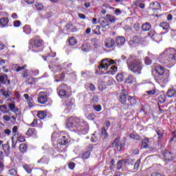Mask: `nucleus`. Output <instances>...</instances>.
I'll return each mask as SVG.
<instances>
[{
    "label": "nucleus",
    "instance_id": "f257e3e1",
    "mask_svg": "<svg viewBox=\"0 0 176 176\" xmlns=\"http://www.w3.org/2000/svg\"><path fill=\"white\" fill-rule=\"evenodd\" d=\"M67 127L71 131H74L79 135L87 134V131H89V127L86 126L85 121L78 117H71L69 118L67 122Z\"/></svg>",
    "mask_w": 176,
    "mask_h": 176
},
{
    "label": "nucleus",
    "instance_id": "f03ea898",
    "mask_svg": "<svg viewBox=\"0 0 176 176\" xmlns=\"http://www.w3.org/2000/svg\"><path fill=\"white\" fill-rule=\"evenodd\" d=\"M158 61L162 65L171 68L176 63V52L173 48L166 50L158 57Z\"/></svg>",
    "mask_w": 176,
    "mask_h": 176
},
{
    "label": "nucleus",
    "instance_id": "7ed1b4c3",
    "mask_svg": "<svg viewBox=\"0 0 176 176\" xmlns=\"http://www.w3.org/2000/svg\"><path fill=\"white\" fill-rule=\"evenodd\" d=\"M129 69L135 74V75H140L141 71H142V61L140 59L130 55L126 60Z\"/></svg>",
    "mask_w": 176,
    "mask_h": 176
},
{
    "label": "nucleus",
    "instance_id": "20e7f679",
    "mask_svg": "<svg viewBox=\"0 0 176 176\" xmlns=\"http://www.w3.org/2000/svg\"><path fill=\"white\" fill-rule=\"evenodd\" d=\"M154 78L157 83H167L170 76L167 73H164V67L160 65H157L153 71Z\"/></svg>",
    "mask_w": 176,
    "mask_h": 176
},
{
    "label": "nucleus",
    "instance_id": "39448f33",
    "mask_svg": "<svg viewBox=\"0 0 176 176\" xmlns=\"http://www.w3.org/2000/svg\"><path fill=\"white\" fill-rule=\"evenodd\" d=\"M29 48L34 53H39L43 50V40L39 37H34L29 41Z\"/></svg>",
    "mask_w": 176,
    "mask_h": 176
},
{
    "label": "nucleus",
    "instance_id": "423d86ee",
    "mask_svg": "<svg viewBox=\"0 0 176 176\" xmlns=\"http://www.w3.org/2000/svg\"><path fill=\"white\" fill-rule=\"evenodd\" d=\"M112 64H115V60L109 59H103L101 60L98 66V68L100 71H108L109 67H111Z\"/></svg>",
    "mask_w": 176,
    "mask_h": 176
},
{
    "label": "nucleus",
    "instance_id": "0eeeda50",
    "mask_svg": "<svg viewBox=\"0 0 176 176\" xmlns=\"http://www.w3.org/2000/svg\"><path fill=\"white\" fill-rule=\"evenodd\" d=\"M67 90H68V85L66 84H62L57 88V91L60 97H65L66 98H68V97H69V93H68Z\"/></svg>",
    "mask_w": 176,
    "mask_h": 176
},
{
    "label": "nucleus",
    "instance_id": "6e6552de",
    "mask_svg": "<svg viewBox=\"0 0 176 176\" xmlns=\"http://www.w3.org/2000/svg\"><path fill=\"white\" fill-rule=\"evenodd\" d=\"M142 149H146V148L151 151H153V143L150 139L145 138L142 140Z\"/></svg>",
    "mask_w": 176,
    "mask_h": 176
},
{
    "label": "nucleus",
    "instance_id": "1a4fd4ad",
    "mask_svg": "<svg viewBox=\"0 0 176 176\" xmlns=\"http://www.w3.org/2000/svg\"><path fill=\"white\" fill-rule=\"evenodd\" d=\"M129 94L125 89H122V92L120 95V101L124 105L127 104V99L129 100Z\"/></svg>",
    "mask_w": 176,
    "mask_h": 176
},
{
    "label": "nucleus",
    "instance_id": "9d476101",
    "mask_svg": "<svg viewBox=\"0 0 176 176\" xmlns=\"http://www.w3.org/2000/svg\"><path fill=\"white\" fill-rule=\"evenodd\" d=\"M38 102L39 104H46L47 102V94L46 92H39L38 97Z\"/></svg>",
    "mask_w": 176,
    "mask_h": 176
},
{
    "label": "nucleus",
    "instance_id": "9b49d317",
    "mask_svg": "<svg viewBox=\"0 0 176 176\" xmlns=\"http://www.w3.org/2000/svg\"><path fill=\"white\" fill-rule=\"evenodd\" d=\"M54 148L55 151H57V152H64V145L61 144V141L59 142H54L53 143Z\"/></svg>",
    "mask_w": 176,
    "mask_h": 176
},
{
    "label": "nucleus",
    "instance_id": "f8f14e48",
    "mask_svg": "<svg viewBox=\"0 0 176 176\" xmlns=\"http://www.w3.org/2000/svg\"><path fill=\"white\" fill-rule=\"evenodd\" d=\"M104 46L107 49H111L115 46V40L112 38H107L104 40Z\"/></svg>",
    "mask_w": 176,
    "mask_h": 176
},
{
    "label": "nucleus",
    "instance_id": "ddd939ff",
    "mask_svg": "<svg viewBox=\"0 0 176 176\" xmlns=\"http://www.w3.org/2000/svg\"><path fill=\"white\" fill-rule=\"evenodd\" d=\"M126 42V38L123 36H118L116 38V43L118 47H122L124 43Z\"/></svg>",
    "mask_w": 176,
    "mask_h": 176
},
{
    "label": "nucleus",
    "instance_id": "4468645a",
    "mask_svg": "<svg viewBox=\"0 0 176 176\" xmlns=\"http://www.w3.org/2000/svg\"><path fill=\"white\" fill-rule=\"evenodd\" d=\"M6 82L8 86H9L10 85V80H9L8 76L6 74L0 75V82L1 85H6Z\"/></svg>",
    "mask_w": 176,
    "mask_h": 176
},
{
    "label": "nucleus",
    "instance_id": "2eb2a0df",
    "mask_svg": "<svg viewBox=\"0 0 176 176\" xmlns=\"http://www.w3.org/2000/svg\"><path fill=\"white\" fill-rule=\"evenodd\" d=\"M164 157L165 160H168V162L174 160V156L173 155V153H171L168 150H166L164 152Z\"/></svg>",
    "mask_w": 176,
    "mask_h": 176
},
{
    "label": "nucleus",
    "instance_id": "dca6fc26",
    "mask_svg": "<svg viewBox=\"0 0 176 176\" xmlns=\"http://www.w3.org/2000/svg\"><path fill=\"white\" fill-rule=\"evenodd\" d=\"M150 8L154 12H155V10H160V9H162L160 3H159V2H157V1L151 2L150 4Z\"/></svg>",
    "mask_w": 176,
    "mask_h": 176
},
{
    "label": "nucleus",
    "instance_id": "f3484780",
    "mask_svg": "<svg viewBox=\"0 0 176 176\" xmlns=\"http://www.w3.org/2000/svg\"><path fill=\"white\" fill-rule=\"evenodd\" d=\"M140 41H141V37L140 36H134L132 40L129 41V45H130V46H134L135 45L140 43Z\"/></svg>",
    "mask_w": 176,
    "mask_h": 176
},
{
    "label": "nucleus",
    "instance_id": "a211bd4d",
    "mask_svg": "<svg viewBox=\"0 0 176 176\" xmlns=\"http://www.w3.org/2000/svg\"><path fill=\"white\" fill-rule=\"evenodd\" d=\"M100 25H101L102 28H105V27H108L109 25V22H108V20L107 18L102 17L99 19Z\"/></svg>",
    "mask_w": 176,
    "mask_h": 176
},
{
    "label": "nucleus",
    "instance_id": "6ab92c4d",
    "mask_svg": "<svg viewBox=\"0 0 176 176\" xmlns=\"http://www.w3.org/2000/svg\"><path fill=\"white\" fill-rule=\"evenodd\" d=\"M61 138V134L57 133V132H54L52 135V142H57L58 140Z\"/></svg>",
    "mask_w": 176,
    "mask_h": 176
},
{
    "label": "nucleus",
    "instance_id": "aec40b11",
    "mask_svg": "<svg viewBox=\"0 0 176 176\" xmlns=\"http://www.w3.org/2000/svg\"><path fill=\"white\" fill-rule=\"evenodd\" d=\"M46 116H47L46 111H38L37 112V118H38V119H45Z\"/></svg>",
    "mask_w": 176,
    "mask_h": 176
},
{
    "label": "nucleus",
    "instance_id": "412c9836",
    "mask_svg": "<svg viewBox=\"0 0 176 176\" xmlns=\"http://www.w3.org/2000/svg\"><path fill=\"white\" fill-rule=\"evenodd\" d=\"M9 23V19L7 17H3L0 19V25H1L2 28L6 27Z\"/></svg>",
    "mask_w": 176,
    "mask_h": 176
},
{
    "label": "nucleus",
    "instance_id": "4be33fe9",
    "mask_svg": "<svg viewBox=\"0 0 176 176\" xmlns=\"http://www.w3.org/2000/svg\"><path fill=\"white\" fill-rule=\"evenodd\" d=\"M152 28V25L149 22H146L145 23H143L142 25V31H149Z\"/></svg>",
    "mask_w": 176,
    "mask_h": 176
},
{
    "label": "nucleus",
    "instance_id": "5701e85b",
    "mask_svg": "<svg viewBox=\"0 0 176 176\" xmlns=\"http://www.w3.org/2000/svg\"><path fill=\"white\" fill-rule=\"evenodd\" d=\"M59 141L61 142L60 144L64 146L68 144V138H67L66 136L61 135L60 138L58 140V142H59Z\"/></svg>",
    "mask_w": 176,
    "mask_h": 176
},
{
    "label": "nucleus",
    "instance_id": "b1692460",
    "mask_svg": "<svg viewBox=\"0 0 176 176\" xmlns=\"http://www.w3.org/2000/svg\"><path fill=\"white\" fill-rule=\"evenodd\" d=\"M2 92V95L5 96L6 98H9V97H12L13 94L10 91H6L4 89H1Z\"/></svg>",
    "mask_w": 176,
    "mask_h": 176
},
{
    "label": "nucleus",
    "instance_id": "393cba45",
    "mask_svg": "<svg viewBox=\"0 0 176 176\" xmlns=\"http://www.w3.org/2000/svg\"><path fill=\"white\" fill-rule=\"evenodd\" d=\"M116 71H118V67L115 66H111L109 70L106 72V74H108L109 75H115Z\"/></svg>",
    "mask_w": 176,
    "mask_h": 176
},
{
    "label": "nucleus",
    "instance_id": "a878e982",
    "mask_svg": "<svg viewBox=\"0 0 176 176\" xmlns=\"http://www.w3.org/2000/svg\"><path fill=\"white\" fill-rule=\"evenodd\" d=\"M160 27H161L163 30L166 31V32L170 30V25L167 22H162L160 24Z\"/></svg>",
    "mask_w": 176,
    "mask_h": 176
},
{
    "label": "nucleus",
    "instance_id": "bb28decb",
    "mask_svg": "<svg viewBox=\"0 0 176 176\" xmlns=\"http://www.w3.org/2000/svg\"><path fill=\"white\" fill-rule=\"evenodd\" d=\"M91 153L90 151H86L79 155V157H81L83 160L89 159L90 157Z\"/></svg>",
    "mask_w": 176,
    "mask_h": 176
},
{
    "label": "nucleus",
    "instance_id": "cd10ccee",
    "mask_svg": "<svg viewBox=\"0 0 176 176\" xmlns=\"http://www.w3.org/2000/svg\"><path fill=\"white\" fill-rule=\"evenodd\" d=\"M0 111L3 112V113H9L10 110L8 109V106L6 104L0 105Z\"/></svg>",
    "mask_w": 176,
    "mask_h": 176
},
{
    "label": "nucleus",
    "instance_id": "c85d7f7f",
    "mask_svg": "<svg viewBox=\"0 0 176 176\" xmlns=\"http://www.w3.org/2000/svg\"><path fill=\"white\" fill-rule=\"evenodd\" d=\"M166 95H167L169 98L175 97V96H176V90L174 89H168V91H167V93H166Z\"/></svg>",
    "mask_w": 176,
    "mask_h": 176
},
{
    "label": "nucleus",
    "instance_id": "c756f323",
    "mask_svg": "<svg viewBox=\"0 0 176 176\" xmlns=\"http://www.w3.org/2000/svg\"><path fill=\"white\" fill-rule=\"evenodd\" d=\"M8 108H10V111H11V112H14V113L19 112V109L16 108V105H14V103L9 104Z\"/></svg>",
    "mask_w": 176,
    "mask_h": 176
},
{
    "label": "nucleus",
    "instance_id": "7c9ffc66",
    "mask_svg": "<svg viewBox=\"0 0 176 176\" xmlns=\"http://www.w3.org/2000/svg\"><path fill=\"white\" fill-rule=\"evenodd\" d=\"M28 148L27 147V144L22 143L19 145V151L22 153H25Z\"/></svg>",
    "mask_w": 176,
    "mask_h": 176
},
{
    "label": "nucleus",
    "instance_id": "2f4dec72",
    "mask_svg": "<svg viewBox=\"0 0 176 176\" xmlns=\"http://www.w3.org/2000/svg\"><path fill=\"white\" fill-rule=\"evenodd\" d=\"M106 19L110 23H115L116 21V18L113 15L107 14Z\"/></svg>",
    "mask_w": 176,
    "mask_h": 176
},
{
    "label": "nucleus",
    "instance_id": "473e14b6",
    "mask_svg": "<svg viewBox=\"0 0 176 176\" xmlns=\"http://www.w3.org/2000/svg\"><path fill=\"white\" fill-rule=\"evenodd\" d=\"M74 104H75L74 99L67 100L65 102V105L68 108H71Z\"/></svg>",
    "mask_w": 176,
    "mask_h": 176
},
{
    "label": "nucleus",
    "instance_id": "72a5a7b5",
    "mask_svg": "<svg viewBox=\"0 0 176 176\" xmlns=\"http://www.w3.org/2000/svg\"><path fill=\"white\" fill-rule=\"evenodd\" d=\"M124 145H126V143L124 142V141H120L119 142V144L116 146L117 148V151H122V149H123V148H124Z\"/></svg>",
    "mask_w": 176,
    "mask_h": 176
},
{
    "label": "nucleus",
    "instance_id": "f704fd0d",
    "mask_svg": "<svg viewBox=\"0 0 176 176\" xmlns=\"http://www.w3.org/2000/svg\"><path fill=\"white\" fill-rule=\"evenodd\" d=\"M120 142V137H117L111 143L112 148H116V146Z\"/></svg>",
    "mask_w": 176,
    "mask_h": 176
},
{
    "label": "nucleus",
    "instance_id": "c9c22d12",
    "mask_svg": "<svg viewBox=\"0 0 176 176\" xmlns=\"http://www.w3.org/2000/svg\"><path fill=\"white\" fill-rule=\"evenodd\" d=\"M130 138H132V140H136L138 141H140V140H142V137H141L140 135L131 133Z\"/></svg>",
    "mask_w": 176,
    "mask_h": 176
},
{
    "label": "nucleus",
    "instance_id": "e433bc0d",
    "mask_svg": "<svg viewBox=\"0 0 176 176\" xmlns=\"http://www.w3.org/2000/svg\"><path fill=\"white\" fill-rule=\"evenodd\" d=\"M78 43V41H76V38L75 37H72L69 39V44L70 46H75Z\"/></svg>",
    "mask_w": 176,
    "mask_h": 176
},
{
    "label": "nucleus",
    "instance_id": "4c0bfd02",
    "mask_svg": "<svg viewBox=\"0 0 176 176\" xmlns=\"http://www.w3.org/2000/svg\"><path fill=\"white\" fill-rule=\"evenodd\" d=\"M64 78H65V75L63 73H62L56 77V78L55 79V81L63 82V80H64Z\"/></svg>",
    "mask_w": 176,
    "mask_h": 176
},
{
    "label": "nucleus",
    "instance_id": "58836bf2",
    "mask_svg": "<svg viewBox=\"0 0 176 176\" xmlns=\"http://www.w3.org/2000/svg\"><path fill=\"white\" fill-rule=\"evenodd\" d=\"M38 163H43L44 164H49V157L44 156L39 161Z\"/></svg>",
    "mask_w": 176,
    "mask_h": 176
},
{
    "label": "nucleus",
    "instance_id": "ea45409f",
    "mask_svg": "<svg viewBox=\"0 0 176 176\" xmlns=\"http://www.w3.org/2000/svg\"><path fill=\"white\" fill-rule=\"evenodd\" d=\"M23 32H25V34H27L28 35L31 34V27H30V25H25L23 28Z\"/></svg>",
    "mask_w": 176,
    "mask_h": 176
},
{
    "label": "nucleus",
    "instance_id": "a19ab883",
    "mask_svg": "<svg viewBox=\"0 0 176 176\" xmlns=\"http://www.w3.org/2000/svg\"><path fill=\"white\" fill-rule=\"evenodd\" d=\"M36 10H43V4L42 3H36L34 5Z\"/></svg>",
    "mask_w": 176,
    "mask_h": 176
},
{
    "label": "nucleus",
    "instance_id": "79ce46f5",
    "mask_svg": "<svg viewBox=\"0 0 176 176\" xmlns=\"http://www.w3.org/2000/svg\"><path fill=\"white\" fill-rule=\"evenodd\" d=\"M35 131H36L35 129L30 128L26 132V135H29V136L34 135H35Z\"/></svg>",
    "mask_w": 176,
    "mask_h": 176
},
{
    "label": "nucleus",
    "instance_id": "37998d69",
    "mask_svg": "<svg viewBox=\"0 0 176 176\" xmlns=\"http://www.w3.org/2000/svg\"><path fill=\"white\" fill-rule=\"evenodd\" d=\"M128 101L130 102V105H135L137 104V100L133 97H129Z\"/></svg>",
    "mask_w": 176,
    "mask_h": 176
},
{
    "label": "nucleus",
    "instance_id": "c03bdc74",
    "mask_svg": "<svg viewBox=\"0 0 176 176\" xmlns=\"http://www.w3.org/2000/svg\"><path fill=\"white\" fill-rule=\"evenodd\" d=\"M123 163H124V160H120L117 162V170H120L122 168Z\"/></svg>",
    "mask_w": 176,
    "mask_h": 176
},
{
    "label": "nucleus",
    "instance_id": "a18cd8bd",
    "mask_svg": "<svg viewBox=\"0 0 176 176\" xmlns=\"http://www.w3.org/2000/svg\"><path fill=\"white\" fill-rule=\"evenodd\" d=\"M12 133H14V135H12V137H17V135H19V127H17V126H14L12 128Z\"/></svg>",
    "mask_w": 176,
    "mask_h": 176
},
{
    "label": "nucleus",
    "instance_id": "49530a36",
    "mask_svg": "<svg viewBox=\"0 0 176 176\" xmlns=\"http://www.w3.org/2000/svg\"><path fill=\"white\" fill-rule=\"evenodd\" d=\"M8 174L9 175H11V176H16L17 175V170L14 168L10 169L8 170Z\"/></svg>",
    "mask_w": 176,
    "mask_h": 176
},
{
    "label": "nucleus",
    "instance_id": "de8ad7c7",
    "mask_svg": "<svg viewBox=\"0 0 176 176\" xmlns=\"http://www.w3.org/2000/svg\"><path fill=\"white\" fill-rule=\"evenodd\" d=\"M133 163L134 161L132 159L124 160V164L126 166H133Z\"/></svg>",
    "mask_w": 176,
    "mask_h": 176
},
{
    "label": "nucleus",
    "instance_id": "09e8293b",
    "mask_svg": "<svg viewBox=\"0 0 176 176\" xmlns=\"http://www.w3.org/2000/svg\"><path fill=\"white\" fill-rule=\"evenodd\" d=\"M94 109H95V111H96V112H100L101 111V109H102V107H101L100 104H94L93 106Z\"/></svg>",
    "mask_w": 176,
    "mask_h": 176
},
{
    "label": "nucleus",
    "instance_id": "8fccbe9b",
    "mask_svg": "<svg viewBox=\"0 0 176 176\" xmlns=\"http://www.w3.org/2000/svg\"><path fill=\"white\" fill-rule=\"evenodd\" d=\"M141 164V160L138 159L134 164V170H138L140 168V164Z\"/></svg>",
    "mask_w": 176,
    "mask_h": 176
},
{
    "label": "nucleus",
    "instance_id": "3c124183",
    "mask_svg": "<svg viewBox=\"0 0 176 176\" xmlns=\"http://www.w3.org/2000/svg\"><path fill=\"white\" fill-rule=\"evenodd\" d=\"M23 168H24V170H25V171L27 172L28 174H31L32 170H31V167H30V166H28V164H25L23 166Z\"/></svg>",
    "mask_w": 176,
    "mask_h": 176
},
{
    "label": "nucleus",
    "instance_id": "603ef678",
    "mask_svg": "<svg viewBox=\"0 0 176 176\" xmlns=\"http://www.w3.org/2000/svg\"><path fill=\"white\" fill-rule=\"evenodd\" d=\"M11 140H12V149H14V148H16V145H17V140H14V136H12L11 138Z\"/></svg>",
    "mask_w": 176,
    "mask_h": 176
},
{
    "label": "nucleus",
    "instance_id": "864d4df0",
    "mask_svg": "<svg viewBox=\"0 0 176 176\" xmlns=\"http://www.w3.org/2000/svg\"><path fill=\"white\" fill-rule=\"evenodd\" d=\"M17 137V140L19 141V142H24L25 141V137L20 135H16Z\"/></svg>",
    "mask_w": 176,
    "mask_h": 176
},
{
    "label": "nucleus",
    "instance_id": "5fc2aeb1",
    "mask_svg": "<svg viewBox=\"0 0 176 176\" xmlns=\"http://www.w3.org/2000/svg\"><path fill=\"white\" fill-rule=\"evenodd\" d=\"M144 63L146 64V65H151L152 64V60H151V58H149L148 57H146L144 58Z\"/></svg>",
    "mask_w": 176,
    "mask_h": 176
},
{
    "label": "nucleus",
    "instance_id": "6e6d98bb",
    "mask_svg": "<svg viewBox=\"0 0 176 176\" xmlns=\"http://www.w3.org/2000/svg\"><path fill=\"white\" fill-rule=\"evenodd\" d=\"M25 68H27V65H23V66H22V67L18 66V67L16 68L15 71H16V72H20V71H23V69H25Z\"/></svg>",
    "mask_w": 176,
    "mask_h": 176
},
{
    "label": "nucleus",
    "instance_id": "4d7b16f0",
    "mask_svg": "<svg viewBox=\"0 0 176 176\" xmlns=\"http://www.w3.org/2000/svg\"><path fill=\"white\" fill-rule=\"evenodd\" d=\"M126 82H127V83H133V76L129 75L127 76L126 78Z\"/></svg>",
    "mask_w": 176,
    "mask_h": 176
},
{
    "label": "nucleus",
    "instance_id": "13d9d810",
    "mask_svg": "<svg viewBox=\"0 0 176 176\" xmlns=\"http://www.w3.org/2000/svg\"><path fill=\"white\" fill-rule=\"evenodd\" d=\"M116 79L118 80V82H123V75L122 74H118L116 76Z\"/></svg>",
    "mask_w": 176,
    "mask_h": 176
},
{
    "label": "nucleus",
    "instance_id": "bf43d9fd",
    "mask_svg": "<svg viewBox=\"0 0 176 176\" xmlns=\"http://www.w3.org/2000/svg\"><path fill=\"white\" fill-rule=\"evenodd\" d=\"M159 101L161 104H164V101H166V96H160L159 97Z\"/></svg>",
    "mask_w": 176,
    "mask_h": 176
},
{
    "label": "nucleus",
    "instance_id": "052dcab7",
    "mask_svg": "<svg viewBox=\"0 0 176 176\" xmlns=\"http://www.w3.org/2000/svg\"><path fill=\"white\" fill-rule=\"evenodd\" d=\"M157 134L158 135V138H162V137H163V134H164V133L163 132V130H158L157 131Z\"/></svg>",
    "mask_w": 176,
    "mask_h": 176
},
{
    "label": "nucleus",
    "instance_id": "680f3d73",
    "mask_svg": "<svg viewBox=\"0 0 176 176\" xmlns=\"http://www.w3.org/2000/svg\"><path fill=\"white\" fill-rule=\"evenodd\" d=\"M23 78H27L30 76V72L28 69L25 70L23 73Z\"/></svg>",
    "mask_w": 176,
    "mask_h": 176
},
{
    "label": "nucleus",
    "instance_id": "e2e57ef3",
    "mask_svg": "<svg viewBox=\"0 0 176 176\" xmlns=\"http://www.w3.org/2000/svg\"><path fill=\"white\" fill-rule=\"evenodd\" d=\"M36 124H38V120L34 119L32 122L30 124V126L31 127H35V126H36Z\"/></svg>",
    "mask_w": 176,
    "mask_h": 176
},
{
    "label": "nucleus",
    "instance_id": "0e129e2a",
    "mask_svg": "<svg viewBox=\"0 0 176 176\" xmlns=\"http://www.w3.org/2000/svg\"><path fill=\"white\" fill-rule=\"evenodd\" d=\"M68 166H69V168H70V170H74V168H75V163H74V162L69 163Z\"/></svg>",
    "mask_w": 176,
    "mask_h": 176
},
{
    "label": "nucleus",
    "instance_id": "69168bd1",
    "mask_svg": "<svg viewBox=\"0 0 176 176\" xmlns=\"http://www.w3.org/2000/svg\"><path fill=\"white\" fill-rule=\"evenodd\" d=\"M21 25V22H20V21H14V27H20Z\"/></svg>",
    "mask_w": 176,
    "mask_h": 176
},
{
    "label": "nucleus",
    "instance_id": "338daca9",
    "mask_svg": "<svg viewBox=\"0 0 176 176\" xmlns=\"http://www.w3.org/2000/svg\"><path fill=\"white\" fill-rule=\"evenodd\" d=\"M72 28V23H67L65 25L66 30H71Z\"/></svg>",
    "mask_w": 176,
    "mask_h": 176
},
{
    "label": "nucleus",
    "instance_id": "774afa93",
    "mask_svg": "<svg viewBox=\"0 0 176 176\" xmlns=\"http://www.w3.org/2000/svg\"><path fill=\"white\" fill-rule=\"evenodd\" d=\"M151 175V176H166V175H162V174H160V173H157V172H154Z\"/></svg>",
    "mask_w": 176,
    "mask_h": 176
}]
</instances>
